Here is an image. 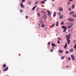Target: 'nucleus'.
<instances>
[{
    "mask_svg": "<svg viewBox=\"0 0 76 76\" xmlns=\"http://www.w3.org/2000/svg\"><path fill=\"white\" fill-rule=\"evenodd\" d=\"M64 30H63V32H64L66 30H67V29H66V28H67V27L66 26H62L61 27Z\"/></svg>",
    "mask_w": 76,
    "mask_h": 76,
    "instance_id": "obj_1",
    "label": "nucleus"
},
{
    "mask_svg": "<svg viewBox=\"0 0 76 76\" xmlns=\"http://www.w3.org/2000/svg\"><path fill=\"white\" fill-rule=\"evenodd\" d=\"M72 34H70L68 35H67L66 36V39H69L70 38V36Z\"/></svg>",
    "mask_w": 76,
    "mask_h": 76,
    "instance_id": "obj_2",
    "label": "nucleus"
},
{
    "mask_svg": "<svg viewBox=\"0 0 76 76\" xmlns=\"http://www.w3.org/2000/svg\"><path fill=\"white\" fill-rule=\"evenodd\" d=\"M68 21L69 22H72V21H75V19L72 18H69L68 19Z\"/></svg>",
    "mask_w": 76,
    "mask_h": 76,
    "instance_id": "obj_3",
    "label": "nucleus"
},
{
    "mask_svg": "<svg viewBox=\"0 0 76 76\" xmlns=\"http://www.w3.org/2000/svg\"><path fill=\"white\" fill-rule=\"evenodd\" d=\"M9 69V68L8 66H7L5 69H4L3 70V71L4 72H6V71H7L8 70V69Z\"/></svg>",
    "mask_w": 76,
    "mask_h": 76,
    "instance_id": "obj_4",
    "label": "nucleus"
},
{
    "mask_svg": "<svg viewBox=\"0 0 76 76\" xmlns=\"http://www.w3.org/2000/svg\"><path fill=\"white\" fill-rule=\"evenodd\" d=\"M71 58H72V60H75V57H74V56L73 55H71Z\"/></svg>",
    "mask_w": 76,
    "mask_h": 76,
    "instance_id": "obj_5",
    "label": "nucleus"
},
{
    "mask_svg": "<svg viewBox=\"0 0 76 76\" xmlns=\"http://www.w3.org/2000/svg\"><path fill=\"white\" fill-rule=\"evenodd\" d=\"M47 12H48V16H50V15H51V12H50V11L48 10L47 11Z\"/></svg>",
    "mask_w": 76,
    "mask_h": 76,
    "instance_id": "obj_6",
    "label": "nucleus"
},
{
    "mask_svg": "<svg viewBox=\"0 0 76 76\" xmlns=\"http://www.w3.org/2000/svg\"><path fill=\"white\" fill-rule=\"evenodd\" d=\"M66 40L67 41V44L69 45V44H70V40L69 39H66Z\"/></svg>",
    "mask_w": 76,
    "mask_h": 76,
    "instance_id": "obj_7",
    "label": "nucleus"
},
{
    "mask_svg": "<svg viewBox=\"0 0 76 76\" xmlns=\"http://www.w3.org/2000/svg\"><path fill=\"white\" fill-rule=\"evenodd\" d=\"M40 23L41 25H42V26H41L42 27H44L45 26V25H44V23H43V22H42V23Z\"/></svg>",
    "mask_w": 76,
    "mask_h": 76,
    "instance_id": "obj_8",
    "label": "nucleus"
},
{
    "mask_svg": "<svg viewBox=\"0 0 76 76\" xmlns=\"http://www.w3.org/2000/svg\"><path fill=\"white\" fill-rule=\"evenodd\" d=\"M59 10L60 11V12H63V10L62 8L60 7L59 9Z\"/></svg>",
    "mask_w": 76,
    "mask_h": 76,
    "instance_id": "obj_9",
    "label": "nucleus"
},
{
    "mask_svg": "<svg viewBox=\"0 0 76 76\" xmlns=\"http://www.w3.org/2000/svg\"><path fill=\"white\" fill-rule=\"evenodd\" d=\"M74 12L73 11H72L69 12V14L70 15H73L74 13Z\"/></svg>",
    "mask_w": 76,
    "mask_h": 76,
    "instance_id": "obj_10",
    "label": "nucleus"
},
{
    "mask_svg": "<svg viewBox=\"0 0 76 76\" xmlns=\"http://www.w3.org/2000/svg\"><path fill=\"white\" fill-rule=\"evenodd\" d=\"M42 18L43 19H46L47 18V16L45 15H44L42 16Z\"/></svg>",
    "mask_w": 76,
    "mask_h": 76,
    "instance_id": "obj_11",
    "label": "nucleus"
},
{
    "mask_svg": "<svg viewBox=\"0 0 76 76\" xmlns=\"http://www.w3.org/2000/svg\"><path fill=\"white\" fill-rule=\"evenodd\" d=\"M58 26V21H57L56 23V26Z\"/></svg>",
    "mask_w": 76,
    "mask_h": 76,
    "instance_id": "obj_12",
    "label": "nucleus"
},
{
    "mask_svg": "<svg viewBox=\"0 0 76 76\" xmlns=\"http://www.w3.org/2000/svg\"><path fill=\"white\" fill-rule=\"evenodd\" d=\"M59 16H60L59 19H62L63 18V15H62L61 16L59 15Z\"/></svg>",
    "mask_w": 76,
    "mask_h": 76,
    "instance_id": "obj_13",
    "label": "nucleus"
},
{
    "mask_svg": "<svg viewBox=\"0 0 76 76\" xmlns=\"http://www.w3.org/2000/svg\"><path fill=\"white\" fill-rule=\"evenodd\" d=\"M58 52L60 53H63V50H59Z\"/></svg>",
    "mask_w": 76,
    "mask_h": 76,
    "instance_id": "obj_14",
    "label": "nucleus"
},
{
    "mask_svg": "<svg viewBox=\"0 0 76 76\" xmlns=\"http://www.w3.org/2000/svg\"><path fill=\"white\" fill-rule=\"evenodd\" d=\"M74 50V49H71L69 50V51L70 52H71V53H72Z\"/></svg>",
    "mask_w": 76,
    "mask_h": 76,
    "instance_id": "obj_15",
    "label": "nucleus"
},
{
    "mask_svg": "<svg viewBox=\"0 0 76 76\" xmlns=\"http://www.w3.org/2000/svg\"><path fill=\"white\" fill-rule=\"evenodd\" d=\"M40 3L41 4H44L45 3V1H42L40 2Z\"/></svg>",
    "mask_w": 76,
    "mask_h": 76,
    "instance_id": "obj_16",
    "label": "nucleus"
},
{
    "mask_svg": "<svg viewBox=\"0 0 76 76\" xmlns=\"http://www.w3.org/2000/svg\"><path fill=\"white\" fill-rule=\"evenodd\" d=\"M36 7H37V6L35 5V7H34L32 9V10H34V9H35V8H36Z\"/></svg>",
    "mask_w": 76,
    "mask_h": 76,
    "instance_id": "obj_17",
    "label": "nucleus"
},
{
    "mask_svg": "<svg viewBox=\"0 0 76 76\" xmlns=\"http://www.w3.org/2000/svg\"><path fill=\"white\" fill-rule=\"evenodd\" d=\"M56 12H54V14H53V16L54 17H55V16H56Z\"/></svg>",
    "mask_w": 76,
    "mask_h": 76,
    "instance_id": "obj_18",
    "label": "nucleus"
},
{
    "mask_svg": "<svg viewBox=\"0 0 76 76\" xmlns=\"http://www.w3.org/2000/svg\"><path fill=\"white\" fill-rule=\"evenodd\" d=\"M74 8H75V4H73L72 6V8L73 9Z\"/></svg>",
    "mask_w": 76,
    "mask_h": 76,
    "instance_id": "obj_19",
    "label": "nucleus"
},
{
    "mask_svg": "<svg viewBox=\"0 0 76 76\" xmlns=\"http://www.w3.org/2000/svg\"><path fill=\"white\" fill-rule=\"evenodd\" d=\"M74 49H76V43H75V45L73 46Z\"/></svg>",
    "mask_w": 76,
    "mask_h": 76,
    "instance_id": "obj_20",
    "label": "nucleus"
},
{
    "mask_svg": "<svg viewBox=\"0 0 76 76\" xmlns=\"http://www.w3.org/2000/svg\"><path fill=\"white\" fill-rule=\"evenodd\" d=\"M41 12L44 14H45V12L44 11H42Z\"/></svg>",
    "mask_w": 76,
    "mask_h": 76,
    "instance_id": "obj_21",
    "label": "nucleus"
},
{
    "mask_svg": "<svg viewBox=\"0 0 76 76\" xmlns=\"http://www.w3.org/2000/svg\"><path fill=\"white\" fill-rule=\"evenodd\" d=\"M70 25H71L70 26L72 27L73 25L74 24L73 23H70Z\"/></svg>",
    "mask_w": 76,
    "mask_h": 76,
    "instance_id": "obj_22",
    "label": "nucleus"
},
{
    "mask_svg": "<svg viewBox=\"0 0 76 76\" xmlns=\"http://www.w3.org/2000/svg\"><path fill=\"white\" fill-rule=\"evenodd\" d=\"M6 65L5 64H4L3 65V67H4V68H5L6 67Z\"/></svg>",
    "mask_w": 76,
    "mask_h": 76,
    "instance_id": "obj_23",
    "label": "nucleus"
},
{
    "mask_svg": "<svg viewBox=\"0 0 76 76\" xmlns=\"http://www.w3.org/2000/svg\"><path fill=\"white\" fill-rule=\"evenodd\" d=\"M65 57V56H63L61 58V59L62 60H63V59H64V58Z\"/></svg>",
    "mask_w": 76,
    "mask_h": 76,
    "instance_id": "obj_24",
    "label": "nucleus"
},
{
    "mask_svg": "<svg viewBox=\"0 0 76 76\" xmlns=\"http://www.w3.org/2000/svg\"><path fill=\"white\" fill-rule=\"evenodd\" d=\"M20 6H21V7H23V4H22V3H21Z\"/></svg>",
    "mask_w": 76,
    "mask_h": 76,
    "instance_id": "obj_25",
    "label": "nucleus"
},
{
    "mask_svg": "<svg viewBox=\"0 0 76 76\" xmlns=\"http://www.w3.org/2000/svg\"><path fill=\"white\" fill-rule=\"evenodd\" d=\"M70 27H71L70 26H67V28H68V29H69Z\"/></svg>",
    "mask_w": 76,
    "mask_h": 76,
    "instance_id": "obj_26",
    "label": "nucleus"
},
{
    "mask_svg": "<svg viewBox=\"0 0 76 76\" xmlns=\"http://www.w3.org/2000/svg\"><path fill=\"white\" fill-rule=\"evenodd\" d=\"M51 45L52 46H55V47H56V45H55L54 44H53V43H52V44H51Z\"/></svg>",
    "mask_w": 76,
    "mask_h": 76,
    "instance_id": "obj_27",
    "label": "nucleus"
},
{
    "mask_svg": "<svg viewBox=\"0 0 76 76\" xmlns=\"http://www.w3.org/2000/svg\"><path fill=\"white\" fill-rule=\"evenodd\" d=\"M67 47V43H66L65 44V45L64 46V48H66Z\"/></svg>",
    "mask_w": 76,
    "mask_h": 76,
    "instance_id": "obj_28",
    "label": "nucleus"
},
{
    "mask_svg": "<svg viewBox=\"0 0 76 76\" xmlns=\"http://www.w3.org/2000/svg\"><path fill=\"white\" fill-rule=\"evenodd\" d=\"M68 60H69V61H70V60H71V58H70V57H68Z\"/></svg>",
    "mask_w": 76,
    "mask_h": 76,
    "instance_id": "obj_29",
    "label": "nucleus"
},
{
    "mask_svg": "<svg viewBox=\"0 0 76 76\" xmlns=\"http://www.w3.org/2000/svg\"><path fill=\"white\" fill-rule=\"evenodd\" d=\"M40 23H41L43 22V21L41 19L40 20Z\"/></svg>",
    "mask_w": 76,
    "mask_h": 76,
    "instance_id": "obj_30",
    "label": "nucleus"
},
{
    "mask_svg": "<svg viewBox=\"0 0 76 76\" xmlns=\"http://www.w3.org/2000/svg\"><path fill=\"white\" fill-rule=\"evenodd\" d=\"M37 15L38 16H40V14H39V13H37Z\"/></svg>",
    "mask_w": 76,
    "mask_h": 76,
    "instance_id": "obj_31",
    "label": "nucleus"
},
{
    "mask_svg": "<svg viewBox=\"0 0 76 76\" xmlns=\"http://www.w3.org/2000/svg\"><path fill=\"white\" fill-rule=\"evenodd\" d=\"M61 12H58V15H61Z\"/></svg>",
    "mask_w": 76,
    "mask_h": 76,
    "instance_id": "obj_32",
    "label": "nucleus"
},
{
    "mask_svg": "<svg viewBox=\"0 0 76 76\" xmlns=\"http://www.w3.org/2000/svg\"><path fill=\"white\" fill-rule=\"evenodd\" d=\"M54 26V24H53L51 26V28H53V27Z\"/></svg>",
    "mask_w": 76,
    "mask_h": 76,
    "instance_id": "obj_33",
    "label": "nucleus"
},
{
    "mask_svg": "<svg viewBox=\"0 0 76 76\" xmlns=\"http://www.w3.org/2000/svg\"><path fill=\"white\" fill-rule=\"evenodd\" d=\"M67 5H69V4H70V2H67Z\"/></svg>",
    "mask_w": 76,
    "mask_h": 76,
    "instance_id": "obj_34",
    "label": "nucleus"
},
{
    "mask_svg": "<svg viewBox=\"0 0 76 76\" xmlns=\"http://www.w3.org/2000/svg\"><path fill=\"white\" fill-rule=\"evenodd\" d=\"M38 1H37L35 2V4H38Z\"/></svg>",
    "mask_w": 76,
    "mask_h": 76,
    "instance_id": "obj_35",
    "label": "nucleus"
},
{
    "mask_svg": "<svg viewBox=\"0 0 76 76\" xmlns=\"http://www.w3.org/2000/svg\"><path fill=\"white\" fill-rule=\"evenodd\" d=\"M72 16L73 17H74L75 18H76V15H72Z\"/></svg>",
    "mask_w": 76,
    "mask_h": 76,
    "instance_id": "obj_36",
    "label": "nucleus"
},
{
    "mask_svg": "<svg viewBox=\"0 0 76 76\" xmlns=\"http://www.w3.org/2000/svg\"><path fill=\"white\" fill-rule=\"evenodd\" d=\"M65 53H66V54H68L69 53V51H66L65 52Z\"/></svg>",
    "mask_w": 76,
    "mask_h": 76,
    "instance_id": "obj_37",
    "label": "nucleus"
},
{
    "mask_svg": "<svg viewBox=\"0 0 76 76\" xmlns=\"http://www.w3.org/2000/svg\"><path fill=\"white\" fill-rule=\"evenodd\" d=\"M26 19H28V16H26Z\"/></svg>",
    "mask_w": 76,
    "mask_h": 76,
    "instance_id": "obj_38",
    "label": "nucleus"
},
{
    "mask_svg": "<svg viewBox=\"0 0 76 76\" xmlns=\"http://www.w3.org/2000/svg\"><path fill=\"white\" fill-rule=\"evenodd\" d=\"M58 44H59L60 43V41H59L58 40Z\"/></svg>",
    "mask_w": 76,
    "mask_h": 76,
    "instance_id": "obj_39",
    "label": "nucleus"
},
{
    "mask_svg": "<svg viewBox=\"0 0 76 76\" xmlns=\"http://www.w3.org/2000/svg\"><path fill=\"white\" fill-rule=\"evenodd\" d=\"M50 52H53V49L50 50Z\"/></svg>",
    "mask_w": 76,
    "mask_h": 76,
    "instance_id": "obj_40",
    "label": "nucleus"
},
{
    "mask_svg": "<svg viewBox=\"0 0 76 76\" xmlns=\"http://www.w3.org/2000/svg\"><path fill=\"white\" fill-rule=\"evenodd\" d=\"M50 45V42H48V45Z\"/></svg>",
    "mask_w": 76,
    "mask_h": 76,
    "instance_id": "obj_41",
    "label": "nucleus"
},
{
    "mask_svg": "<svg viewBox=\"0 0 76 76\" xmlns=\"http://www.w3.org/2000/svg\"><path fill=\"white\" fill-rule=\"evenodd\" d=\"M25 0H22V2H25Z\"/></svg>",
    "mask_w": 76,
    "mask_h": 76,
    "instance_id": "obj_42",
    "label": "nucleus"
},
{
    "mask_svg": "<svg viewBox=\"0 0 76 76\" xmlns=\"http://www.w3.org/2000/svg\"><path fill=\"white\" fill-rule=\"evenodd\" d=\"M69 0V1L72 2V1H73V0Z\"/></svg>",
    "mask_w": 76,
    "mask_h": 76,
    "instance_id": "obj_43",
    "label": "nucleus"
},
{
    "mask_svg": "<svg viewBox=\"0 0 76 76\" xmlns=\"http://www.w3.org/2000/svg\"><path fill=\"white\" fill-rule=\"evenodd\" d=\"M64 23V22L63 21L61 23V25H63Z\"/></svg>",
    "mask_w": 76,
    "mask_h": 76,
    "instance_id": "obj_44",
    "label": "nucleus"
},
{
    "mask_svg": "<svg viewBox=\"0 0 76 76\" xmlns=\"http://www.w3.org/2000/svg\"><path fill=\"white\" fill-rule=\"evenodd\" d=\"M69 67V66H66V68H67V67Z\"/></svg>",
    "mask_w": 76,
    "mask_h": 76,
    "instance_id": "obj_45",
    "label": "nucleus"
},
{
    "mask_svg": "<svg viewBox=\"0 0 76 76\" xmlns=\"http://www.w3.org/2000/svg\"><path fill=\"white\" fill-rule=\"evenodd\" d=\"M20 12H22L23 11L22 10H20Z\"/></svg>",
    "mask_w": 76,
    "mask_h": 76,
    "instance_id": "obj_46",
    "label": "nucleus"
},
{
    "mask_svg": "<svg viewBox=\"0 0 76 76\" xmlns=\"http://www.w3.org/2000/svg\"><path fill=\"white\" fill-rule=\"evenodd\" d=\"M38 9H39V7H38L37 8V9H36V11H37V10H38Z\"/></svg>",
    "mask_w": 76,
    "mask_h": 76,
    "instance_id": "obj_47",
    "label": "nucleus"
},
{
    "mask_svg": "<svg viewBox=\"0 0 76 76\" xmlns=\"http://www.w3.org/2000/svg\"><path fill=\"white\" fill-rule=\"evenodd\" d=\"M58 39H59V40H61V39H60V38H58Z\"/></svg>",
    "mask_w": 76,
    "mask_h": 76,
    "instance_id": "obj_48",
    "label": "nucleus"
},
{
    "mask_svg": "<svg viewBox=\"0 0 76 76\" xmlns=\"http://www.w3.org/2000/svg\"><path fill=\"white\" fill-rule=\"evenodd\" d=\"M69 10H71V9L69 8Z\"/></svg>",
    "mask_w": 76,
    "mask_h": 76,
    "instance_id": "obj_49",
    "label": "nucleus"
},
{
    "mask_svg": "<svg viewBox=\"0 0 76 76\" xmlns=\"http://www.w3.org/2000/svg\"><path fill=\"white\" fill-rule=\"evenodd\" d=\"M76 42V40L74 41V43H75Z\"/></svg>",
    "mask_w": 76,
    "mask_h": 76,
    "instance_id": "obj_50",
    "label": "nucleus"
},
{
    "mask_svg": "<svg viewBox=\"0 0 76 76\" xmlns=\"http://www.w3.org/2000/svg\"><path fill=\"white\" fill-rule=\"evenodd\" d=\"M29 4H31V2H29Z\"/></svg>",
    "mask_w": 76,
    "mask_h": 76,
    "instance_id": "obj_51",
    "label": "nucleus"
},
{
    "mask_svg": "<svg viewBox=\"0 0 76 76\" xmlns=\"http://www.w3.org/2000/svg\"><path fill=\"white\" fill-rule=\"evenodd\" d=\"M39 26H40V25L39 24Z\"/></svg>",
    "mask_w": 76,
    "mask_h": 76,
    "instance_id": "obj_52",
    "label": "nucleus"
},
{
    "mask_svg": "<svg viewBox=\"0 0 76 76\" xmlns=\"http://www.w3.org/2000/svg\"><path fill=\"white\" fill-rule=\"evenodd\" d=\"M68 32H70V30H68Z\"/></svg>",
    "mask_w": 76,
    "mask_h": 76,
    "instance_id": "obj_53",
    "label": "nucleus"
},
{
    "mask_svg": "<svg viewBox=\"0 0 76 76\" xmlns=\"http://www.w3.org/2000/svg\"><path fill=\"white\" fill-rule=\"evenodd\" d=\"M52 1H55V0H52Z\"/></svg>",
    "mask_w": 76,
    "mask_h": 76,
    "instance_id": "obj_54",
    "label": "nucleus"
},
{
    "mask_svg": "<svg viewBox=\"0 0 76 76\" xmlns=\"http://www.w3.org/2000/svg\"><path fill=\"white\" fill-rule=\"evenodd\" d=\"M52 48H53L54 47L53 46H52Z\"/></svg>",
    "mask_w": 76,
    "mask_h": 76,
    "instance_id": "obj_55",
    "label": "nucleus"
},
{
    "mask_svg": "<svg viewBox=\"0 0 76 76\" xmlns=\"http://www.w3.org/2000/svg\"><path fill=\"white\" fill-rule=\"evenodd\" d=\"M45 1H47V0H44Z\"/></svg>",
    "mask_w": 76,
    "mask_h": 76,
    "instance_id": "obj_56",
    "label": "nucleus"
},
{
    "mask_svg": "<svg viewBox=\"0 0 76 76\" xmlns=\"http://www.w3.org/2000/svg\"><path fill=\"white\" fill-rule=\"evenodd\" d=\"M66 34H67V32H66Z\"/></svg>",
    "mask_w": 76,
    "mask_h": 76,
    "instance_id": "obj_57",
    "label": "nucleus"
},
{
    "mask_svg": "<svg viewBox=\"0 0 76 76\" xmlns=\"http://www.w3.org/2000/svg\"><path fill=\"white\" fill-rule=\"evenodd\" d=\"M75 50L76 51V50Z\"/></svg>",
    "mask_w": 76,
    "mask_h": 76,
    "instance_id": "obj_58",
    "label": "nucleus"
}]
</instances>
